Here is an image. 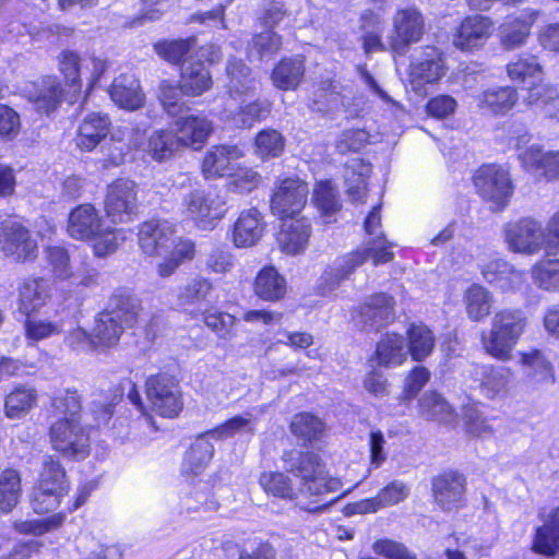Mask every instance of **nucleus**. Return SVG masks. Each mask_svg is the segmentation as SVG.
<instances>
[{"instance_id": "f257e3e1", "label": "nucleus", "mask_w": 559, "mask_h": 559, "mask_svg": "<svg viewBox=\"0 0 559 559\" xmlns=\"http://www.w3.org/2000/svg\"><path fill=\"white\" fill-rule=\"evenodd\" d=\"M138 243L147 257H160L157 274L167 278L185 263L197 257V243L183 236H177L175 227L167 221L150 218L138 226Z\"/></svg>"}, {"instance_id": "f03ea898", "label": "nucleus", "mask_w": 559, "mask_h": 559, "mask_svg": "<svg viewBox=\"0 0 559 559\" xmlns=\"http://www.w3.org/2000/svg\"><path fill=\"white\" fill-rule=\"evenodd\" d=\"M67 233L74 240L90 242L94 257L100 259L116 253L126 240L122 229L104 225L92 203L79 204L70 211Z\"/></svg>"}, {"instance_id": "7ed1b4c3", "label": "nucleus", "mask_w": 559, "mask_h": 559, "mask_svg": "<svg viewBox=\"0 0 559 559\" xmlns=\"http://www.w3.org/2000/svg\"><path fill=\"white\" fill-rule=\"evenodd\" d=\"M527 324V317L522 309L503 308L496 311L490 329L480 333L481 349L498 361H510Z\"/></svg>"}, {"instance_id": "20e7f679", "label": "nucleus", "mask_w": 559, "mask_h": 559, "mask_svg": "<svg viewBox=\"0 0 559 559\" xmlns=\"http://www.w3.org/2000/svg\"><path fill=\"white\" fill-rule=\"evenodd\" d=\"M70 488V479L60 460L46 455L28 496L29 507L38 515L56 513Z\"/></svg>"}, {"instance_id": "39448f33", "label": "nucleus", "mask_w": 559, "mask_h": 559, "mask_svg": "<svg viewBox=\"0 0 559 559\" xmlns=\"http://www.w3.org/2000/svg\"><path fill=\"white\" fill-rule=\"evenodd\" d=\"M88 61L92 69L86 88L83 90L82 58L80 53L71 49H63L57 57V68L61 76L60 82L68 92L69 105L85 104L108 69L107 60L99 57L92 56Z\"/></svg>"}, {"instance_id": "423d86ee", "label": "nucleus", "mask_w": 559, "mask_h": 559, "mask_svg": "<svg viewBox=\"0 0 559 559\" xmlns=\"http://www.w3.org/2000/svg\"><path fill=\"white\" fill-rule=\"evenodd\" d=\"M92 427L82 425L80 419L58 418L48 428L51 449L63 459L83 461L92 451Z\"/></svg>"}, {"instance_id": "0eeeda50", "label": "nucleus", "mask_w": 559, "mask_h": 559, "mask_svg": "<svg viewBox=\"0 0 559 559\" xmlns=\"http://www.w3.org/2000/svg\"><path fill=\"white\" fill-rule=\"evenodd\" d=\"M144 392L151 411L162 418H177L185 407L183 392L178 377L159 370L144 382Z\"/></svg>"}, {"instance_id": "6e6552de", "label": "nucleus", "mask_w": 559, "mask_h": 559, "mask_svg": "<svg viewBox=\"0 0 559 559\" xmlns=\"http://www.w3.org/2000/svg\"><path fill=\"white\" fill-rule=\"evenodd\" d=\"M472 182L483 202L490 203L492 212H502L514 193L509 170L496 163L478 166L472 175Z\"/></svg>"}, {"instance_id": "1a4fd4ad", "label": "nucleus", "mask_w": 559, "mask_h": 559, "mask_svg": "<svg viewBox=\"0 0 559 559\" xmlns=\"http://www.w3.org/2000/svg\"><path fill=\"white\" fill-rule=\"evenodd\" d=\"M221 58V50L212 43L199 46L191 60L179 71V82L186 97H200L213 88L210 67Z\"/></svg>"}, {"instance_id": "9d476101", "label": "nucleus", "mask_w": 559, "mask_h": 559, "mask_svg": "<svg viewBox=\"0 0 559 559\" xmlns=\"http://www.w3.org/2000/svg\"><path fill=\"white\" fill-rule=\"evenodd\" d=\"M0 251L14 263H33L39 246L33 230L22 218L9 216L0 222Z\"/></svg>"}, {"instance_id": "9b49d317", "label": "nucleus", "mask_w": 559, "mask_h": 559, "mask_svg": "<svg viewBox=\"0 0 559 559\" xmlns=\"http://www.w3.org/2000/svg\"><path fill=\"white\" fill-rule=\"evenodd\" d=\"M139 186L127 177H117L107 185L103 201L105 216L112 224H126L139 215Z\"/></svg>"}, {"instance_id": "f8f14e48", "label": "nucleus", "mask_w": 559, "mask_h": 559, "mask_svg": "<svg viewBox=\"0 0 559 559\" xmlns=\"http://www.w3.org/2000/svg\"><path fill=\"white\" fill-rule=\"evenodd\" d=\"M308 194V182L298 175L280 177L270 194V211L277 219L298 216L307 206Z\"/></svg>"}, {"instance_id": "ddd939ff", "label": "nucleus", "mask_w": 559, "mask_h": 559, "mask_svg": "<svg viewBox=\"0 0 559 559\" xmlns=\"http://www.w3.org/2000/svg\"><path fill=\"white\" fill-rule=\"evenodd\" d=\"M426 34L424 14L415 7L400 8L392 19L388 37L389 50L393 56H404L413 45L420 43Z\"/></svg>"}, {"instance_id": "4468645a", "label": "nucleus", "mask_w": 559, "mask_h": 559, "mask_svg": "<svg viewBox=\"0 0 559 559\" xmlns=\"http://www.w3.org/2000/svg\"><path fill=\"white\" fill-rule=\"evenodd\" d=\"M432 503L442 512L459 511L467 506V477L456 468H443L430 479Z\"/></svg>"}, {"instance_id": "2eb2a0df", "label": "nucleus", "mask_w": 559, "mask_h": 559, "mask_svg": "<svg viewBox=\"0 0 559 559\" xmlns=\"http://www.w3.org/2000/svg\"><path fill=\"white\" fill-rule=\"evenodd\" d=\"M448 73L445 52L436 45H424L408 64L407 79L415 92L438 84Z\"/></svg>"}, {"instance_id": "dca6fc26", "label": "nucleus", "mask_w": 559, "mask_h": 559, "mask_svg": "<svg viewBox=\"0 0 559 559\" xmlns=\"http://www.w3.org/2000/svg\"><path fill=\"white\" fill-rule=\"evenodd\" d=\"M396 301L386 292H374L366 296L357 306L352 307V320L361 326L379 331L392 324L396 319Z\"/></svg>"}, {"instance_id": "f3484780", "label": "nucleus", "mask_w": 559, "mask_h": 559, "mask_svg": "<svg viewBox=\"0 0 559 559\" xmlns=\"http://www.w3.org/2000/svg\"><path fill=\"white\" fill-rule=\"evenodd\" d=\"M495 20L485 14L472 13L463 16L453 29V46L462 52L483 50L496 32Z\"/></svg>"}, {"instance_id": "a211bd4d", "label": "nucleus", "mask_w": 559, "mask_h": 559, "mask_svg": "<svg viewBox=\"0 0 559 559\" xmlns=\"http://www.w3.org/2000/svg\"><path fill=\"white\" fill-rule=\"evenodd\" d=\"M23 96L39 116L49 117L58 111L63 102L69 104L67 90L53 74L41 75L31 82Z\"/></svg>"}, {"instance_id": "6ab92c4d", "label": "nucleus", "mask_w": 559, "mask_h": 559, "mask_svg": "<svg viewBox=\"0 0 559 559\" xmlns=\"http://www.w3.org/2000/svg\"><path fill=\"white\" fill-rule=\"evenodd\" d=\"M286 471L300 479L309 490L312 485L321 483L326 476V464L314 450H285L281 456Z\"/></svg>"}, {"instance_id": "aec40b11", "label": "nucleus", "mask_w": 559, "mask_h": 559, "mask_svg": "<svg viewBox=\"0 0 559 559\" xmlns=\"http://www.w3.org/2000/svg\"><path fill=\"white\" fill-rule=\"evenodd\" d=\"M503 231L504 240L512 252L535 254L544 249L542 225L532 216L507 223Z\"/></svg>"}, {"instance_id": "412c9836", "label": "nucleus", "mask_w": 559, "mask_h": 559, "mask_svg": "<svg viewBox=\"0 0 559 559\" xmlns=\"http://www.w3.org/2000/svg\"><path fill=\"white\" fill-rule=\"evenodd\" d=\"M539 15L540 12L533 8H525L506 15L498 27L501 47L510 51L524 46Z\"/></svg>"}, {"instance_id": "4be33fe9", "label": "nucleus", "mask_w": 559, "mask_h": 559, "mask_svg": "<svg viewBox=\"0 0 559 559\" xmlns=\"http://www.w3.org/2000/svg\"><path fill=\"white\" fill-rule=\"evenodd\" d=\"M276 242L282 253L298 255L304 253L312 236V224L308 216L298 215L278 219Z\"/></svg>"}, {"instance_id": "5701e85b", "label": "nucleus", "mask_w": 559, "mask_h": 559, "mask_svg": "<svg viewBox=\"0 0 559 559\" xmlns=\"http://www.w3.org/2000/svg\"><path fill=\"white\" fill-rule=\"evenodd\" d=\"M540 524L534 528L530 550L546 558L559 554V506L543 508L538 512Z\"/></svg>"}, {"instance_id": "b1692460", "label": "nucleus", "mask_w": 559, "mask_h": 559, "mask_svg": "<svg viewBox=\"0 0 559 559\" xmlns=\"http://www.w3.org/2000/svg\"><path fill=\"white\" fill-rule=\"evenodd\" d=\"M518 158L522 168L545 182L559 181V150L545 151L533 144L524 148Z\"/></svg>"}, {"instance_id": "393cba45", "label": "nucleus", "mask_w": 559, "mask_h": 559, "mask_svg": "<svg viewBox=\"0 0 559 559\" xmlns=\"http://www.w3.org/2000/svg\"><path fill=\"white\" fill-rule=\"evenodd\" d=\"M266 231L264 215L255 206L239 212L230 228V240L236 248L255 246Z\"/></svg>"}, {"instance_id": "a878e982", "label": "nucleus", "mask_w": 559, "mask_h": 559, "mask_svg": "<svg viewBox=\"0 0 559 559\" xmlns=\"http://www.w3.org/2000/svg\"><path fill=\"white\" fill-rule=\"evenodd\" d=\"M213 131V122L204 115L190 114L175 120V133L181 148L202 150Z\"/></svg>"}, {"instance_id": "bb28decb", "label": "nucleus", "mask_w": 559, "mask_h": 559, "mask_svg": "<svg viewBox=\"0 0 559 559\" xmlns=\"http://www.w3.org/2000/svg\"><path fill=\"white\" fill-rule=\"evenodd\" d=\"M242 156L237 145L216 144L211 146L200 163V173L205 180L229 177L234 170L233 162Z\"/></svg>"}, {"instance_id": "cd10ccee", "label": "nucleus", "mask_w": 559, "mask_h": 559, "mask_svg": "<svg viewBox=\"0 0 559 559\" xmlns=\"http://www.w3.org/2000/svg\"><path fill=\"white\" fill-rule=\"evenodd\" d=\"M112 129L108 114L92 111L84 116L75 133V144L81 152L94 151L107 139Z\"/></svg>"}, {"instance_id": "c85d7f7f", "label": "nucleus", "mask_w": 559, "mask_h": 559, "mask_svg": "<svg viewBox=\"0 0 559 559\" xmlns=\"http://www.w3.org/2000/svg\"><path fill=\"white\" fill-rule=\"evenodd\" d=\"M103 310L114 316L126 329L136 328L143 314L142 300L126 287L116 288Z\"/></svg>"}, {"instance_id": "c756f323", "label": "nucleus", "mask_w": 559, "mask_h": 559, "mask_svg": "<svg viewBox=\"0 0 559 559\" xmlns=\"http://www.w3.org/2000/svg\"><path fill=\"white\" fill-rule=\"evenodd\" d=\"M252 293L261 301L277 304L288 294L287 280L273 264L263 265L252 280Z\"/></svg>"}, {"instance_id": "7c9ffc66", "label": "nucleus", "mask_w": 559, "mask_h": 559, "mask_svg": "<svg viewBox=\"0 0 559 559\" xmlns=\"http://www.w3.org/2000/svg\"><path fill=\"white\" fill-rule=\"evenodd\" d=\"M188 215L199 226L205 228L224 216V202L218 195L203 190L191 191L185 199Z\"/></svg>"}, {"instance_id": "2f4dec72", "label": "nucleus", "mask_w": 559, "mask_h": 559, "mask_svg": "<svg viewBox=\"0 0 559 559\" xmlns=\"http://www.w3.org/2000/svg\"><path fill=\"white\" fill-rule=\"evenodd\" d=\"M275 88L288 92L296 91L306 78V57L301 53L282 57L270 74Z\"/></svg>"}, {"instance_id": "473e14b6", "label": "nucleus", "mask_w": 559, "mask_h": 559, "mask_svg": "<svg viewBox=\"0 0 559 559\" xmlns=\"http://www.w3.org/2000/svg\"><path fill=\"white\" fill-rule=\"evenodd\" d=\"M311 202L318 211L322 224L330 225L337 222V215L343 210V202L338 189L332 179L316 181Z\"/></svg>"}, {"instance_id": "72a5a7b5", "label": "nucleus", "mask_w": 559, "mask_h": 559, "mask_svg": "<svg viewBox=\"0 0 559 559\" xmlns=\"http://www.w3.org/2000/svg\"><path fill=\"white\" fill-rule=\"evenodd\" d=\"M108 93L119 108L129 111L138 110L145 104V94L133 74L121 73L116 76L108 87Z\"/></svg>"}, {"instance_id": "f704fd0d", "label": "nucleus", "mask_w": 559, "mask_h": 559, "mask_svg": "<svg viewBox=\"0 0 559 559\" xmlns=\"http://www.w3.org/2000/svg\"><path fill=\"white\" fill-rule=\"evenodd\" d=\"M370 360L383 368L404 365L407 360L404 335L396 331L382 333L376 343Z\"/></svg>"}, {"instance_id": "c9c22d12", "label": "nucleus", "mask_w": 559, "mask_h": 559, "mask_svg": "<svg viewBox=\"0 0 559 559\" xmlns=\"http://www.w3.org/2000/svg\"><path fill=\"white\" fill-rule=\"evenodd\" d=\"M48 298L49 286L44 277H25L17 286V311L24 317L34 316Z\"/></svg>"}, {"instance_id": "e433bc0d", "label": "nucleus", "mask_w": 559, "mask_h": 559, "mask_svg": "<svg viewBox=\"0 0 559 559\" xmlns=\"http://www.w3.org/2000/svg\"><path fill=\"white\" fill-rule=\"evenodd\" d=\"M519 99L516 87L511 85L489 87L476 96L479 110L492 116H506L518 105Z\"/></svg>"}, {"instance_id": "4c0bfd02", "label": "nucleus", "mask_w": 559, "mask_h": 559, "mask_svg": "<svg viewBox=\"0 0 559 559\" xmlns=\"http://www.w3.org/2000/svg\"><path fill=\"white\" fill-rule=\"evenodd\" d=\"M292 436L304 447H313L321 442L326 432V424L311 412H298L288 424Z\"/></svg>"}, {"instance_id": "58836bf2", "label": "nucleus", "mask_w": 559, "mask_h": 559, "mask_svg": "<svg viewBox=\"0 0 559 559\" xmlns=\"http://www.w3.org/2000/svg\"><path fill=\"white\" fill-rule=\"evenodd\" d=\"M258 484L269 498L284 502H296L301 489L293 478L283 471H263L258 477Z\"/></svg>"}, {"instance_id": "ea45409f", "label": "nucleus", "mask_w": 559, "mask_h": 559, "mask_svg": "<svg viewBox=\"0 0 559 559\" xmlns=\"http://www.w3.org/2000/svg\"><path fill=\"white\" fill-rule=\"evenodd\" d=\"M404 340L407 356L415 362L425 361L436 348V335L424 322L409 323Z\"/></svg>"}, {"instance_id": "a19ab883", "label": "nucleus", "mask_w": 559, "mask_h": 559, "mask_svg": "<svg viewBox=\"0 0 559 559\" xmlns=\"http://www.w3.org/2000/svg\"><path fill=\"white\" fill-rule=\"evenodd\" d=\"M393 242L383 233L369 239L364 248L357 247L347 252L356 269L362 266L369 259L373 266L383 265L394 260Z\"/></svg>"}, {"instance_id": "79ce46f5", "label": "nucleus", "mask_w": 559, "mask_h": 559, "mask_svg": "<svg viewBox=\"0 0 559 559\" xmlns=\"http://www.w3.org/2000/svg\"><path fill=\"white\" fill-rule=\"evenodd\" d=\"M198 38L194 35L186 38H162L153 43V50L166 63L181 68L193 56Z\"/></svg>"}, {"instance_id": "37998d69", "label": "nucleus", "mask_w": 559, "mask_h": 559, "mask_svg": "<svg viewBox=\"0 0 559 559\" xmlns=\"http://www.w3.org/2000/svg\"><path fill=\"white\" fill-rule=\"evenodd\" d=\"M37 404V390L32 385L19 383L4 395L3 413L9 419H22L31 414Z\"/></svg>"}, {"instance_id": "c03bdc74", "label": "nucleus", "mask_w": 559, "mask_h": 559, "mask_svg": "<svg viewBox=\"0 0 559 559\" xmlns=\"http://www.w3.org/2000/svg\"><path fill=\"white\" fill-rule=\"evenodd\" d=\"M524 103L528 107L538 108L546 118H555L559 111V91L556 85L545 83L540 78L528 86Z\"/></svg>"}, {"instance_id": "a18cd8bd", "label": "nucleus", "mask_w": 559, "mask_h": 559, "mask_svg": "<svg viewBox=\"0 0 559 559\" xmlns=\"http://www.w3.org/2000/svg\"><path fill=\"white\" fill-rule=\"evenodd\" d=\"M92 330L96 347L108 350L119 345L127 329L114 316L102 309L94 318Z\"/></svg>"}, {"instance_id": "49530a36", "label": "nucleus", "mask_w": 559, "mask_h": 559, "mask_svg": "<svg viewBox=\"0 0 559 559\" xmlns=\"http://www.w3.org/2000/svg\"><path fill=\"white\" fill-rule=\"evenodd\" d=\"M201 316L203 324L213 332L219 340L229 341L236 336V316L221 310L217 307H206L202 312L190 311V319H198Z\"/></svg>"}, {"instance_id": "de8ad7c7", "label": "nucleus", "mask_w": 559, "mask_h": 559, "mask_svg": "<svg viewBox=\"0 0 559 559\" xmlns=\"http://www.w3.org/2000/svg\"><path fill=\"white\" fill-rule=\"evenodd\" d=\"M346 193L353 203H366L371 164L364 158H353L347 165Z\"/></svg>"}, {"instance_id": "09e8293b", "label": "nucleus", "mask_w": 559, "mask_h": 559, "mask_svg": "<svg viewBox=\"0 0 559 559\" xmlns=\"http://www.w3.org/2000/svg\"><path fill=\"white\" fill-rule=\"evenodd\" d=\"M418 414L439 424H449L457 416L455 408L436 390L427 391L418 400Z\"/></svg>"}, {"instance_id": "8fccbe9b", "label": "nucleus", "mask_w": 559, "mask_h": 559, "mask_svg": "<svg viewBox=\"0 0 559 559\" xmlns=\"http://www.w3.org/2000/svg\"><path fill=\"white\" fill-rule=\"evenodd\" d=\"M214 455L213 444L200 436L186 451L181 475L186 478H194L204 473Z\"/></svg>"}, {"instance_id": "3c124183", "label": "nucleus", "mask_w": 559, "mask_h": 559, "mask_svg": "<svg viewBox=\"0 0 559 559\" xmlns=\"http://www.w3.org/2000/svg\"><path fill=\"white\" fill-rule=\"evenodd\" d=\"M506 72L513 83L531 85L543 76L544 67L536 55L523 52L507 63Z\"/></svg>"}, {"instance_id": "603ef678", "label": "nucleus", "mask_w": 559, "mask_h": 559, "mask_svg": "<svg viewBox=\"0 0 559 559\" xmlns=\"http://www.w3.org/2000/svg\"><path fill=\"white\" fill-rule=\"evenodd\" d=\"M225 72L228 78L227 94L229 97L237 99L255 91L252 70L242 59H229Z\"/></svg>"}, {"instance_id": "864d4df0", "label": "nucleus", "mask_w": 559, "mask_h": 559, "mask_svg": "<svg viewBox=\"0 0 559 559\" xmlns=\"http://www.w3.org/2000/svg\"><path fill=\"white\" fill-rule=\"evenodd\" d=\"M361 48L366 55L384 52L389 49L382 39L383 20L372 10H366L360 15Z\"/></svg>"}, {"instance_id": "5fc2aeb1", "label": "nucleus", "mask_w": 559, "mask_h": 559, "mask_svg": "<svg viewBox=\"0 0 559 559\" xmlns=\"http://www.w3.org/2000/svg\"><path fill=\"white\" fill-rule=\"evenodd\" d=\"M520 365L528 371V376L542 383H555L556 374L552 362L538 348H530L519 353Z\"/></svg>"}, {"instance_id": "6e6d98bb", "label": "nucleus", "mask_w": 559, "mask_h": 559, "mask_svg": "<svg viewBox=\"0 0 559 559\" xmlns=\"http://www.w3.org/2000/svg\"><path fill=\"white\" fill-rule=\"evenodd\" d=\"M179 150L181 146L175 131L158 129L148 136L145 153L152 160L163 163L171 159Z\"/></svg>"}, {"instance_id": "4d7b16f0", "label": "nucleus", "mask_w": 559, "mask_h": 559, "mask_svg": "<svg viewBox=\"0 0 559 559\" xmlns=\"http://www.w3.org/2000/svg\"><path fill=\"white\" fill-rule=\"evenodd\" d=\"M465 311L473 322L484 321L492 309V295L479 284L469 285L463 296Z\"/></svg>"}, {"instance_id": "13d9d810", "label": "nucleus", "mask_w": 559, "mask_h": 559, "mask_svg": "<svg viewBox=\"0 0 559 559\" xmlns=\"http://www.w3.org/2000/svg\"><path fill=\"white\" fill-rule=\"evenodd\" d=\"M22 497V476L13 467L0 472V514L11 513Z\"/></svg>"}, {"instance_id": "bf43d9fd", "label": "nucleus", "mask_w": 559, "mask_h": 559, "mask_svg": "<svg viewBox=\"0 0 559 559\" xmlns=\"http://www.w3.org/2000/svg\"><path fill=\"white\" fill-rule=\"evenodd\" d=\"M255 155L262 160L282 156L286 147L285 136L274 128L260 130L253 139Z\"/></svg>"}, {"instance_id": "052dcab7", "label": "nucleus", "mask_w": 559, "mask_h": 559, "mask_svg": "<svg viewBox=\"0 0 559 559\" xmlns=\"http://www.w3.org/2000/svg\"><path fill=\"white\" fill-rule=\"evenodd\" d=\"M341 263L333 267L328 266L319 277L317 290L320 296H326L333 293L343 282L348 280L355 272L356 266L348 254L342 255Z\"/></svg>"}, {"instance_id": "680f3d73", "label": "nucleus", "mask_w": 559, "mask_h": 559, "mask_svg": "<svg viewBox=\"0 0 559 559\" xmlns=\"http://www.w3.org/2000/svg\"><path fill=\"white\" fill-rule=\"evenodd\" d=\"M228 178V191L237 194H249L263 183L262 175L253 167L246 165L235 166Z\"/></svg>"}, {"instance_id": "e2e57ef3", "label": "nucleus", "mask_w": 559, "mask_h": 559, "mask_svg": "<svg viewBox=\"0 0 559 559\" xmlns=\"http://www.w3.org/2000/svg\"><path fill=\"white\" fill-rule=\"evenodd\" d=\"M66 521V513L56 512L45 519L19 520L13 523L15 532L22 535L43 536L59 530Z\"/></svg>"}, {"instance_id": "0e129e2a", "label": "nucleus", "mask_w": 559, "mask_h": 559, "mask_svg": "<svg viewBox=\"0 0 559 559\" xmlns=\"http://www.w3.org/2000/svg\"><path fill=\"white\" fill-rule=\"evenodd\" d=\"M535 284L545 290H559V255L545 257L532 267Z\"/></svg>"}, {"instance_id": "69168bd1", "label": "nucleus", "mask_w": 559, "mask_h": 559, "mask_svg": "<svg viewBox=\"0 0 559 559\" xmlns=\"http://www.w3.org/2000/svg\"><path fill=\"white\" fill-rule=\"evenodd\" d=\"M82 400L75 389H67L63 393L55 395L50 400L51 416L58 418L80 419Z\"/></svg>"}, {"instance_id": "338daca9", "label": "nucleus", "mask_w": 559, "mask_h": 559, "mask_svg": "<svg viewBox=\"0 0 559 559\" xmlns=\"http://www.w3.org/2000/svg\"><path fill=\"white\" fill-rule=\"evenodd\" d=\"M214 289L212 280L198 275L188 282L178 295L181 306H193L206 301Z\"/></svg>"}, {"instance_id": "774afa93", "label": "nucleus", "mask_w": 559, "mask_h": 559, "mask_svg": "<svg viewBox=\"0 0 559 559\" xmlns=\"http://www.w3.org/2000/svg\"><path fill=\"white\" fill-rule=\"evenodd\" d=\"M511 369L495 365L485 366L481 372L480 389L490 399L503 391L508 383Z\"/></svg>"}]
</instances>
